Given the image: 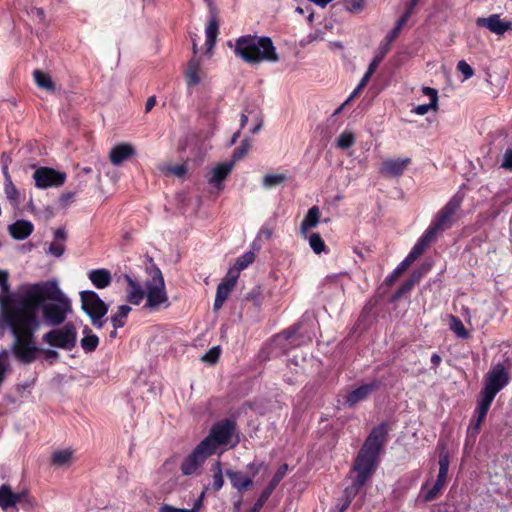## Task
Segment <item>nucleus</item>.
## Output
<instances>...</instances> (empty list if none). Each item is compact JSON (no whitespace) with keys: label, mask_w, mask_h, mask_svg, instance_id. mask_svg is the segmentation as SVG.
Listing matches in <instances>:
<instances>
[{"label":"nucleus","mask_w":512,"mask_h":512,"mask_svg":"<svg viewBox=\"0 0 512 512\" xmlns=\"http://www.w3.org/2000/svg\"><path fill=\"white\" fill-rule=\"evenodd\" d=\"M71 312V300L56 279L22 285L18 294L0 296V330L13 335L12 350L16 358L31 363L38 350L35 334L42 322L60 326Z\"/></svg>","instance_id":"f257e3e1"},{"label":"nucleus","mask_w":512,"mask_h":512,"mask_svg":"<svg viewBox=\"0 0 512 512\" xmlns=\"http://www.w3.org/2000/svg\"><path fill=\"white\" fill-rule=\"evenodd\" d=\"M388 427L386 423H381L372 429L362 448L360 449L353 469L356 477L350 487L344 490V502L339 507L338 512H344L350 505L352 498L366 481L373 474L379 462V454L386 442Z\"/></svg>","instance_id":"f03ea898"},{"label":"nucleus","mask_w":512,"mask_h":512,"mask_svg":"<svg viewBox=\"0 0 512 512\" xmlns=\"http://www.w3.org/2000/svg\"><path fill=\"white\" fill-rule=\"evenodd\" d=\"M227 45L233 49L236 57L248 64L261 62H277L279 60L276 48L269 37L243 35Z\"/></svg>","instance_id":"7ed1b4c3"},{"label":"nucleus","mask_w":512,"mask_h":512,"mask_svg":"<svg viewBox=\"0 0 512 512\" xmlns=\"http://www.w3.org/2000/svg\"><path fill=\"white\" fill-rule=\"evenodd\" d=\"M449 465V453L443 447L439 452V471L437 479L433 483L430 479H428L425 483L422 484L417 498L418 501L426 503L436 499L439 496L448 480Z\"/></svg>","instance_id":"20e7f679"},{"label":"nucleus","mask_w":512,"mask_h":512,"mask_svg":"<svg viewBox=\"0 0 512 512\" xmlns=\"http://www.w3.org/2000/svg\"><path fill=\"white\" fill-rule=\"evenodd\" d=\"M146 302L143 309L149 311H158L161 307L169 306V299L165 289V282L161 271L156 270L152 278L145 282Z\"/></svg>","instance_id":"39448f33"},{"label":"nucleus","mask_w":512,"mask_h":512,"mask_svg":"<svg viewBox=\"0 0 512 512\" xmlns=\"http://www.w3.org/2000/svg\"><path fill=\"white\" fill-rule=\"evenodd\" d=\"M463 200L464 194L462 192L459 191L454 194L444 207L438 211L428 228L435 235L450 229L454 223L456 212L460 209Z\"/></svg>","instance_id":"423d86ee"},{"label":"nucleus","mask_w":512,"mask_h":512,"mask_svg":"<svg viewBox=\"0 0 512 512\" xmlns=\"http://www.w3.org/2000/svg\"><path fill=\"white\" fill-rule=\"evenodd\" d=\"M82 309L89 315L93 326L98 329L104 327L107 319H103L108 312V305L92 290L80 292Z\"/></svg>","instance_id":"0eeeda50"},{"label":"nucleus","mask_w":512,"mask_h":512,"mask_svg":"<svg viewBox=\"0 0 512 512\" xmlns=\"http://www.w3.org/2000/svg\"><path fill=\"white\" fill-rule=\"evenodd\" d=\"M236 430V423L232 419H224L214 424L210 430L209 435L204 438L201 443L214 454L220 445H227L234 435Z\"/></svg>","instance_id":"6e6552de"},{"label":"nucleus","mask_w":512,"mask_h":512,"mask_svg":"<svg viewBox=\"0 0 512 512\" xmlns=\"http://www.w3.org/2000/svg\"><path fill=\"white\" fill-rule=\"evenodd\" d=\"M511 380L510 366L504 363L494 364L484 376L482 392L494 397L504 389Z\"/></svg>","instance_id":"1a4fd4ad"},{"label":"nucleus","mask_w":512,"mask_h":512,"mask_svg":"<svg viewBox=\"0 0 512 512\" xmlns=\"http://www.w3.org/2000/svg\"><path fill=\"white\" fill-rule=\"evenodd\" d=\"M17 504H20L25 509H29L34 506L35 501L27 490L15 493L9 485L2 484L0 486V508L4 512H17Z\"/></svg>","instance_id":"9d476101"},{"label":"nucleus","mask_w":512,"mask_h":512,"mask_svg":"<svg viewBox=\"0 0 512 512\" xmlns=\"http://www.w3.org/2000/svg\"><path fill=\"white\" fill-rule=\"evenodd\" d=\"M43 341L50 346L71 350L77 342V331L72 323L61 328L52 329L43 336Z\"/></svg>","instance_id":"9b49d317"},{"label":"nucleus","mask_w":512,"mask_h":512,"mask_svg":"<svg viewBox=\"0 0 512 512\" xmlns=\"http://www.w3.org/2000/svg\"><path fill=\"white\" fill-rule=\"evenodd\" d=\"M205 445L206 443L203 444L200 442L193 451L184 458L180 466L183 475L190 476L197 474L207 458L213 455Z\"/></svg>","instance_id":"f8f14e48"},{"label":"nucleus","mask_w":512,"mask_h":512,"mask_svg":"<svg viewBox=\"0 0 512 512\" xmlns=\"http://www.w3.org/2000/svg\"><path fill=\"white\" fill-rule=\"evenodd\" d=\"M35 185L38 188L60 187L66 180V174L53 168L40 167L33 174Z\"/></svg>","instance_id":"ddd939ff"},{"label":"nucleus","mask_w":512,"mask_h":512,"mask_svg":"<svg viewBox=\"0 0 512 512\" xmlns=\"http://www.w3.org/2000/svg\"><path fill=\"white\" fill-rule=\"evenodd\" d=\"M476 24L479 27L487 28L497 35H503L512 26L511 22L501 20L498 14H492L489 17H479L476 19Z\"/></svg>","instance_id":"4468645a"},{"label":"nucleus","mask_w":512,"mask_h":512,"mask_svg":"<svg viewBox=\"0 0 512 512\" xmlns=\"http://www.w3.org/2000/svg\"><path fill=\"white\" fill-rule=\"evenodd\" d=\"M378 388L379 382L377 380L361 385L346 395L345 403L349 406H354L355 404L365 400L372 392Z\"/></svg>","instance_id":"2eb2a0df"},{"label":"nucleus","mask_w":512,"mask_h":512,"mask_svg":"<svg viewBox=\"0 0 512 512\" xmlns=\"http://www.w3.org/2000/svg\"><path fill=\"white\" fill-rule=\"evenodd\" d=\"M410 163L409 158L387 159L380 167V173L387 177H399Z\"/></svg>","instance_id":"dca6fc26"},{"label":"nucleus","mask_w":512,"mask_h":512,"mask_svg":"<svg viewBox=\"0 0 512 512\" xmlns=\"http://www.w3.org/2000/svg\"><path fill=\"white\" fill-rule=\"evenodd\" d=\"M233 166L234 161L223 162L215 166L210 172L209 183L221 190L223 188L222 182L230 174Z\"/></svg>","instance_id":"f3484780"},{"label":"nucleus","mask_w":512,"mask_h":512,"mask_svg":"<svg viewBox=\"0 0 512 512\" xmlns=\"http://www.w3.org/2000/svg\"><path fill=\"white\" fill-rule=\"evenodd\" d=\"M134 155L135 149L131 144L121 143L110 150L109 159L113 165L119 166Z\"/></svg>","instance_id":"a211bd4d"},{"label":"nucleus","mask_w":512,"mask_h":512,"mask_svg":"<svg viewBox=\"0 0 512 512\" xmlns=\"http://www.w3.org/2000/svg\"><path fill=\"white\" fill-rule=\"evenodd\" d=\"M435 237L436 235L427 228L406 256L408 260H411L412 262L416 261L426 251Z\"/></svg>","instance_id":"6ab92c4d"},{"label":"nucleus","mask_w":512,"mask_h":512,"mask_svg":"<svg viewBox=\"0 0 512 512\" xmlns=\"http://www.w3.org/2000/svg\"><path fill=\"white\" fill-rule=\"evenodd\" d=\"M422 93L429 97L430 102L428 104L416 106L413 108L412 112L417 115H425L430 110L436 111L438 109V91L434 88L424 86L422 88Z\"/></svg>","instance_id":"aec40b11"},{"label":"nucleus","mask_w":512,"mask_h":512,"mask_svg":"<svg viewBox=\"0 0 512 512\" xmlns=\"http://www.w3.org/2000/svg\"><path fill=\"white\" fill-rule=\"evenodd\" d=\"M88 279L97 289H105L112 283L111 272L104 268L89 271Z\"/></svg>","instance_id":"412c9836"},{"label":"nucleus","mask_w":512,"mask_h":512,"mask_svg":"<svg viewBox=\"0 0 512 512\" xmlns=\"http://www.w3.org/2000/svg\"><path fill=\"white\" fill-rule=\"evenodd\" d=\"M128 287H127V302L132 305H139L145 297V288L141 286L139 282L126 276Z\"/></svg>","instance_id":"4be33fe9"},{"label":"nucleus","mask_w":512,"mask_h":512,"mask_svg":"<svg viewBox=\"0 0 512 512\" xmlns=\"http://www.w3.org/2000/svg\"><path fill=\"white\" fill-rule=\"evenodd\" d=\"M33 230L34 226L28 220H17L9 226V233L16 240L26 239L32 234Z\"/></svg>","instance_id":"5701e85b"},{"label":"nucleus","mask_w":512,"mask_h":512,"mask_svg":"<svg viewBox=\"0 0 512 512\" xmlns=\"http://www.w3.org/2000/svg\"><path fill=\"white\" fill-rule=\"evenodd\" d=\"M226 475L229 478L231 485L234 489L239 492L247 490L253 485V480L241 471H226Z\"/></svg>","instance_id":"b1692460"},{"label":"nucleus","mask_w":512,"mask_h":512,"mask_svg":"<svg viewBox=\"0 0 512 512\" xmlns=\"http://www.w3.org/2000/svg\"><path fill=\"white\" fill-rule=\"evenodd\" d=\"M185 75L189 86H196L200 83L203 71L198 58L194 57L189 61Z\"/></svg>","instance_id":"393cba45"},{"label":"nucleus","mask_w":512,"mask_h":512,"mask_svg":"<svg viewBox=\"0 0 512 512\" xmlns=\"http://www.w3.org/2000/svg\"><path fill=\"white\" fill-rule=\"evenodd\" d=\"M320 220V210L318 206H312L307 214L305 215L301 225L300 233L302 237H306V234L310 229L315 228Z\"/></svg>","instance_id":"a878e982"},{"label":"nucleus","mask_w":512,"mask_h":512,"mask_svg":"<svg viewBox=\"0 0 512 512\" xmlns=\"http://www.w3.org/2000/svg\"><path fill=\"white\" fill-rule=\"evenodd\" d=\"M66 238V232L63 228L56 229L54 232V240L50 243L47 252L55 257L62 256L65 250L64 243Z\"/></svg>","instance_id":"bb28decb"},{"label":"nucleus","mask_w":512,"mask_h":512,"mask_svg":"<svg viewBox=\"0 0 512 512\" xmlns=\"http://www.w3.org/2000/svg\"><path fill=\"white\" fill-rule=\"evenodd\" d=\"M218 30H219L218 23L215 18H212L209 21V23L205 29V34H206L205 47H206V50L208 53L211 52V50L213 49V47L216 43Z\"/></svg>","instance_id":"cd10ccee"},{"label":"nucleus","mask_w":512,"mask_h":512,"mask_svg":"<svg viewBox=\"0 0 512 512\" xmlns=\"http://www.w3.org/2000/svg\"><path fill=\"white\" fill-rule=\"evenodd\" d=\"M304 238L308 240L309 246L315 254L328 253V248L318 233H307Z\"/></svg>","instance_id":"c85d7f7f"},{"label":"nucleus","mask_w":512,"mask_h":512,"mask_svg":"<svg viewBox=\"0 0 512 512\" xmlns=\"http://www.w3.org/2000/svg\"><path fill=\"white\" fill-rule=\"evenodd\" d=\"M73 460V450L63 449L55 451L51 456L52 464L55 466H67Z\"/></svg>","instance_id":"c756f323"},{"label":"nucleus","mask_w":512,"mask_h":512,"mask_svg":"<svg viewBox=\"0 0 512 512\" xmlns=\"http://www.w3.org/2000/svg\"><path fill=\"white\" fill-rule=\"evenodd\" d=\"M83 333L84 337L80 341L82 349L88 353L93 352L99 344V338L88 327L84 328Z\"/></svg>","instance_id":"7c9ffc66"},{"label":"nucleus","mask_w":512,"mask_h":512,"mask_svg":"<svg viewBox=\"0 0 512 512\" xmlns=\"http://www.w3.org/2000/svg\"><path fill=\"white\" fill-rule=\"evenodd\" d=\"M131 311V307L128 305H120L117 311L110 317V321L113 328H122L125 325L126 318Z\"/></svg>","instance_id":"2f4dec72"},{"label":"nucleus","mask_w":512,"mask_h":512,"mask_svg":"<svg viewBox=\"0 0 512 512\" xmlns=\"http://www.w3.org/2000/svg\"><path fill=\"white\" fill-rule=\"evenodd\" d=\"M204 496L205 491L200 494L199 498L195 501L191 509L177 508L169 504H163L160 506L159 512H200L203 505Z\"/></svg>","instance_id":"473e14b6"},{"label":"nucleus","mask_w":512,"mask_h":512,"mask_svg":"<svg viewBox=\"0 0 512 512\" xmlns=\"http://www.w3.org/2000/svg\"><path fill=\"white\" fill-rule=\"evenodd\" d=\"M211 471L213 473L212 488L215 491H219L224 485L223 471H222L221 463L219 461H216L215 463H213L211 466Z\"/></svg>","instance_id":"72a5a7b5"},{"label":"nucleus","mask_w":512,"mask_h":512,"mask_svg":"<svg viewBox=\"0 0 512 512\" xmlns=\"http://www.w3.org/2000/svg\"><path fill=\"white\" fill-rule=\"evenodd\" d=\"M276 227L275 219H270L266 221L260 228L257 238L259 240H270L273 237L274 231Z\"/></svg>","instance_id":"f704fd0d"},{"label":"nucleus","mask_w":512,"mask_h":512,"mask_svg":"<svg viewBox=\"0 0 512 512\" xmlns=\"http://www.w3.org/2000/svg\"><path fill=\"white\" fill-rule=\"evenodd\" d=\"M231 291L232 289L227 287L226 285H223L221 283L218 285L213 306L214 310L217 311L223 306L224 302L226 301Z\"/></svg>","instance_id":"c9c22d12"},{"label":"nucleus","mask_w":512,"mask_h":512,"mask_svg":"<svg viewBox=\"0 0 512 512\" xmlns=\"http://www.w3.org/2000/svg\"><path fill=\"white\" fill-rule=\"evenodd\" d=\"M34 80L36 82V84L40 87V88H43V89H46V90H53L54 89V85H53V82L50 78L49 75H47L46 73L40 71V70H35L34 73Z\"/></svg>","instance_id":"e433bc0d"},{"label":"nucleus","mask_w":512,"mask_h":512,"mask_svg":"<svg viewBox=\"0 0 512 512\" xmlns=\"http://www.w3.org/2000/svg\"><path fill=\"white\" fill-rule=\"evenodd\" d=\"M355 143V135L349 130L343 131L337 138L336 145L341 149H348Z\"/></svg>","instance_id":"4c0bfd02"},{"label":"nucleus","mask_w":512,"mask_h":512,"mask_svg":"<svg viewBox=\"0 0 512 512\" xmlns=\"http://www.w3.org/2000/svg\"><path fill=\"white\" fill-rule=\"evenodd\" d=\"M494 398V396L480 391L475 409L487 415Z\"/></svg>","instance_id":"58836bf2"},{"label":"nucleus","mask_w":512,"mask_h":512,"mask_svg":"<svg viewBox=\"0 0 512 512\" xmlns=\"http://www.w3.org/2000/svg\"><path fill=\"white\" fill-rule=\"evenodd\" d=\"M494 398V396L480 391L475 409L487 415Z\"/></svg>","instance_id":"ea45409f"},{"label":"nucleus","mask_w":512,"mask_h":512,"mask_svg":"<svg viewBox=\"0 0 512 512\" xmlns=\"http://www.w3.org/2000/svg\"><path fill=\"white\" fill-rule=\"evenodd\" d=\"M3 173L6 178L5 182V193L9 200L15 201L18 198V191L14 184L12 183L9 173H8V167L5 165L3 166Z\"/></svg>","instance_id":"a19ab883"},{"label":"nucleus","mask_w":512,"mask_h":512,"mask_svg":"<svg viewBox=\"0 0 512 512\" xmlns=\"http://www.w3.org/2000/svg\"><path fill=\"white\" fill-rule=\"evenodd\" d=\"M255 255L253 252L249 251L241 255L236 259L234 269H237L238 272L246 269L249 265L254 262Z\"/></svg>","instance_id":"79ce46f5"},{"label":"nucleus","mask_w":512,"mask_h":512,"mask_svg":"<svg viewBox=\"0 0 512 512\" xmlns=\"http://www.w3.org/2000/svg\"><path fill=\"white\" fill-rule=\"evenodd\" d=\"M450 329L458 336L459 338H467L468 337V331L466 330L464 324L462 321L455 317L451 316L450 318Z\"/></svg>","instance_id":"37998d69"},{"label":"nucleus","mask_w":512,"mask_h":512,"mask_svg":"<svg viewBox=\"0 0 512 512\" xmlns=\"http://www.w3.org/2000/svg\"><path fill=\"white\" fill-rule=\"evenodd\" d=\"M9 370H10L9 352L7 350H3L0 352V386L4 382Z\"/></svg>","instance_id":"c03bdc74"},{"label":"nucleus","mask_w":512,"mask_h":512,"mask_svg":"<svg viewBox=\"0 0 512 512\" xmlns=\"http://www.w3.org/2000/svg\"><path fill=\"white\" fill-rule=\"evenodd\" d=\"M288 471V465L282 464L277 472L274 474L273 478L267 485V489H270L271 492L275 490V488L278 486V484L282 481V479L285 477L286 473Z\"/></svg>","instance_id":"a18cd8bd"},{"label":"nucleus","mask_w":512,"mask_h":512,"mask_svg":"<svg viewBox=\"0 0 512 512\" xmlns=\"http://www.w3.org/2000/svg\"><path fill=\"white\" fill-rule=\"evenodd\" d=\"M286 180V175L282 173L278 174H267L263 178V185L266 188H271L280 185Z\"/></svg>","instance_id":"49530a36"},{"label":"nucleus","mask_w":512,"mask_h":512,"mask_svg":"<svg viewBox=\"0 0 512 512\" xmlns=\"http://www.w3.org/2000/svg\"><path fill=\"white\" fill-rule=\"evenodd\" d=\"M486 418V414L485 413H482L478 410H474V415H473V418L471 420V428L469 429V431L473 434V435H477L478 432H479V429H480V426L482 424V422L484 421V419Z\"/></svg>","instance_id":"de8ad7c7"},{"label":"nucleus","mask_w":512,"mask_h":512,"mask_svg":"<svg viewBox=\"0 0 512 512\" xmlns=\"http://www.w3.org/2000/svg\"><path fill=\"white\" fill-rule=\"evenodd\" d=\"M250 146L251 144L248 139L243 140L241 145L234 150L231 161L235 163L241 160L248 153Z\"/></svg>","instance_id":"09e8293b"},{"label":"nucleus","mask_w":512,"mask_h":512,"mask_svg":"<svg viewBox=\"0 0 512 512\" xmlns=\"http://www.w3.org/2000/svg\"><path fill=\"white\" fill-rule=\"evenodd\" d=\"M8 278H9V274L6 270H1L0 269V289H1V293H0V296H6V295H11L9 292H10V285H9V282H8ZM19 293V291L17 292V294ZM12 295H16V293H13Z\"/></svg>","instance_id":"8fccbe9b"},{"label":"nucleus","mask_w":512,"mask_h":512,"mask_svg":"<svg viewBox=\"0 0 512 512\" xmlns=\"http://www.w3.org/2000/svg\"><path fill=\"white\" fill-rule=\"evenodd\" d=\"M406 22V17L399 18L395 27L386 36L388 44L392 43L396 39V37L398 36L399 32L401 31L402 27L405 25Z\"/></svg>","instance_id":"3c124183"},{"label":"nucleus","mask_w":512,"mask_h":512,"mask_svg":"<svg viewBox=\"0 0 512 512\" xmlns=\"http://www.w3.org/2000/svg\"><path fill=\"white\" fill-rule=\"evenodd\" d=\"M272 492L270 491V489H267L265 488L259 498L257 499V501L254 503L252 509H251V512H259L260 509L264 506V504L266 503V501L269 499V497L271 496Z\"/></svg>","instance_id":"603ef678"},{"label":"nucleus","mask_w":512,"mask_h":512,"mask_svg":"<svg viewBox=\"0 0 512 512\" xmlns=\"http://www.w3.org/2000/svg\"><path fill=\"white\" fill-rule=\"evenodd\" d=\"M239 274L240 272H238L237 269H234L233 267L230 268L221 284L233 289L238 280Z\"/></svg>","instance_id":"864d4df0"},{"label":"nucleus","mask_w":512,"mask_h":512,"mask_svg":"<svg viewBox=\"0 0 512 512\" xmlns=\"http://www.w3.org/2000/svg\"><path fill=\"white\" fill-rule=\"evenodd\" d=\"M457 69L463 74L465 80L471 78L474 75V70L465 60L458 62Z\"/></svg>","instance_id":"5fc2aeb1"},{"label":"nucleus","mask_w":512,"mask_h":512,"mask_svg":"<svg viewBox=\"0 0 512 512\" xmlns=\"http://www.w3.org/2000/svg\"><path fill=\"white\" fill-rule=\"evenodd\" d=\"M373 74L374 73H370L369 70L366 71V73L362 77V79L359 82V84L357 85V87L354 89L352 94L349 96V99H353L357 94H359L362 91V89L367 85V83L369 82V80Z\"/></svg>","instance_id":"6e6d98bb"},{"label":"nucleus","mask_w":512,"mask_h":512,"mask_svg":"<svg viewBox=\"0 0 512 512\" xmlns=\"http://www.w3.org/2000/svg\"><path fill=\"white\" fill-rule=\"evenodd\" d=\"M220 347L216 346L211 348L203 357L202 360L208 363H215L220 356Z\"/></svg>","instance_id":"4d7b16f0"},{"label":"nucleus","mask_w":512,"mask_h":512,"mask_svg":"<svg viewBox=\"0 0 512 512\" xmlns=\"http://www.w3.org/2000/svg\"><path fill=\"white\" fill-rule=\"evenodd\" d=\"M412 263L413 262L411 260H408V258L405 257L404 260L392 272L390 276V281L400 276Z\"/></svg>","instance_id":"13d9d810"},{"label":"nucleus","mask_w":512,"mask_h":512,"mask_svg":"<svg viewBox=\"0 0 512 512\" xmlns=\"http://www.w3.org/2000/svg\"><path fill=\"white\" fill-rule=\"evenodd\" d=\"M301 325H294L290 327L288 330L284 331L279 337H283L286 340H292L291 344H297L294 342L295 336L299 333Z\"/></svg>","instance_id":"bf43d9fd"},{"label":"nucleus","mask_w":512,"mask_h":512,"mask_svg":"<svg viewBox=\"0 0 512 512\" xmlns=\"http://www.w3.org/2000/svg\"><path fill=\"white\" fill-rule=\"evenodd\" d=\"M364 8V0H349L346 2V9L352 13L361 12Z\"/></svg>","instance_id":"052dcab7"},{"label":"nucleus","mask_w":512,"mask_h":512,"mask_svg":"<svg viewBox=\"0 0 512 512\" xmlns=\"http://www.w3.org/2000/svg\"><path fill=\"white\" fill-rule=\"evenodd\" d=\"M161 170L164 173H172L178 177H181L186 173V167L184 165L167 166L163 167Z\"/></svg>","instance_id":"680f3d73"},{"label":"nucleus","mask_w":512,"mask_h":512,"mask_svg":"<svg viewBox=\"0 0 512 512\" xmlns=\"http://www.w3.org/2000/svg\"><path fill=\"white\" fill-rule=\"evenodd\" d=\"M384 56H385V52H380L377 56H375L374 59L369 64L367 70H369L370 73H375L376 69L378 68L380 62L383 60Z\"/></svg>","instance_id":"e2e57ef3"},{"label":"nucleus","mask_w":512,"mask_h":512,"mask_svg":"<svg viewBox=\"0 0 512 512\" xmlns=\"http://www.w3.org/2000/svg\"><path fill=\"white\" fill-rule=\"evenodd\" d=\"M501 167L508 169V170H512V150H507L504 153Z\"/></svg>","instance_id":"0e129e2a"},{"label":"nucleus","mask_w":512,"mask_h":512,"mask_svg":"<svg viewBox=\"0 0 512 512\" xmlns=\"http://www.w3.org/2000/svg\"><path fill=\"white\" fill-rule=\"evenodd\" d=\"M28 14L33 18L37 19L39 22H42L44 20V11L41 8L32 7Z\"/></svg>","instance_id":"69168bd1"},{"label":"nucleus","mask_w":512,"mask_h":512,"mask_svg":"<svg viewBox=\"0 0 512 512\" xmlns=\"http://www.w3.org/2000/svg\"><path fill=\"white\" fill-rule=\"evenodd\" d=\"M418 2H419V0H410L405 13L401 17H406V21H408V19L410 18L411 14H412L414 8L416 7V5L418 4Z\"/></svg>","instance_id":"338daca9"},{"label":"nucleus","mask_w":512,"mask_h":512,"mask_svg":"<svg viewBox=\"0 0 512 512\" xmlns=\"http://www.w3.org/2000/svg\"><path fill=\"white\" fill-rule=\"evenodd\" d=\"M418 2H419V0H410L405 13L401 17H406V21H408V19L410 18L411 14H412L414 8L416 7V5L418 4Z\"/></svg>","instance_id":"774afa93"}]
</instances>
